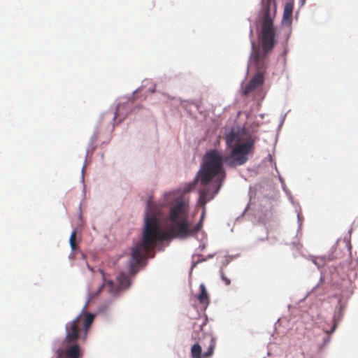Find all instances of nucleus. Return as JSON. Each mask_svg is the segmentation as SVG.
<instances>
[{
    "label": "nucleus",
    "instance_id": "nucleus-17",
    "mask_svg": "<svg viewBox=\"0 0 358 358\" xmlns=\"http://www.w3.org/2000/svg\"><path fill=\"white\" fill-rule=\"evenodd\" d=\"M197 332L195 331H194V333L192 334V338L194 339V340H196L197 338H199V336H197Z\"/></svg>",
    "mask_w": 358,
    "mask_h": 358
},
{
    "label": "nucleus",
    "instance_id": "nucleus-2",
    "mask_svg": "<svg viewBox=\"0 0 358 358\" xmlns=\"http://www.w3.org/2000/svg\"><path fill=\"white\" fill-rule=\"evenodd\" d=\"M262 45L264 52L255 49L254 42H252V52L250 56L251 62L257 69V73L252 77L248 84L243 88V94H249L264 83L263 71L265 69L267 53L273 49L275 43V28L273 20L275 17L276 6L273 0H262Z\"/></svg>",
    "mask_w": 358,
    "mask_h": 358
},
{
    "label": "nucleus",
    "instance_id": "nucleus-12",
    "mask_svg": "<svg viewBox=\"0 0 358 358\" xmlns=\"http://www.w3.org/2000/svg\"><path fill=\"white\" fill-rule=\"evenodd\" d=\"M117 279L118 281V286L120 289L127 288L130 285L129 277L123 273H120L117 276Z\"/></svg>",
    "mask_w": 358,
    "mask_h": 358
},
{
    "label": "nucleus",
    "instance_id": "nucleus-10",
    "mask_svg": "<svg viewBox=\"0 0 358 358\" xmlns=\"http://www.w3.org/2000/svg\"><path fill=\"white\" fill-rule=\"evenodd\" d=\"M199 290L200 293L196 295V299L199 301V303L201 305H203L204 306H207L209 303V296L207 292V290L206 289L204 284H201L199 286Z\"/></svg>",
    "mask_w": 358,
    "mask_h": 358
},
{
    "label": "nucleus",
    "instance_id": "nucleus-7",
    "mask_svg": "<svg viewBox=\"0 0 358 358\" xmlns=\"http://www.w3.org/2000/svg\"><path fill=\"white\" fill-rule=\"evenodd\" d=\"M208 337L210 343L207 351L202 354L201 345L199 343H195L191 348V355L192 358H206L213 355L216 341L212 336H208Z\"/></svg>",
    "mask_w": 358,
    "mask_h": 358
},
{
    "label": "nucleus",
    "instance_id": "nucleus-11",
    "mask_svg": "<svg viewBox=\"0 0 358 358\" xmlns=\"http://www.w3.org/2000/svg\"><path fill=\"white\" fill-rule=\"evenodd\" d=\"M103 287L107 289L108 292L113 294H116L117 291L120 289L119 286H117L113 280H108L106 278H104L103 284L102 285L100 289H102Z\"/></svg>",
    "mask_w": 358,
    "mask_h": 358
},
{
    "label": "nucleus",
    "instance_id": "nucleus-5",
    "mask_svg": "<svg viewBox=\"0 0 358 358\" xmlns=\"http://www.w3.org/2000/svg\"><path fill=\"white\" fill-rule=\"evenodd\" d=\"M254 141L248 140L245 143L238 144L224 157V161L229 166L243 165L248 161V155L254 150Z\"/></svg>",
    "mask_w": 358,
    "mask_h": 358
},
{
    "label": "nucleus",
    "instance_id": "nucleus-3",
    "mask_svg": "<svg viewBox=\"0 0 358 358\" xmlns=\"http://www.w3.org/2000/svg\"><path fill=\"white\" fill-rule=\"evenodd\" d=\"M94 319V314L87 313L83 310L76 318L66 324L65 347L55 351V358H80L83 356L81 348L76 341L83 333L86 336Z\"/></svg>",
    "mask_w": 358,
    "mask_h": 358
},
{
    "label": "nucleus",
    "instance_id": "nucleus-8",
    "mask_svg": "<svg viewBox=\"0 0 358 358\" xmlns=\"http://www.w3.org/2000/svg\"><path fill=\"white\" fill-rule=\"evenodd\" d=\"M294 8V2H287L284 7L282 22L285 24H289L292 20V12Z\"/></svg>",
    "mask_w": 358,
    "mask_h": 358
},
{
    "label": "nucleus",
    "instance_id": "nucleus-14",
    "mask_svg": "<svg viewBox=\"0 0 358 358\" xmlns=\"http://www.w3.org/2000/svg\"><path fill=\"white\" fill-rule=\"evenodd\" d=\"M76 231H73L70 236L69 242L72 250H76L78 248L76 243Z\"/></svg>",
    "mask_w": 358,
    "mask_h": 358
},
{
    "label": "nucleus",
    "instance_id": "nucleus-1",
    "mask_svg": "<svg viewBox=\"0 0 358 358\" xmlns=\"http://www.w3.org/2000/svg\"><path fill=\"white\" fill-rule=\"evenodd\" d=\"M189 201L183 198L176 199L171 205L166 216V220L169 223L168 231H163L155 215H149L148 212L146 213L143 238L141 241L135 244L131 252L132 260L135 262V264L130 265V272L132 274L136 273L135 267L143 259L148 257L150 252L154 250L159 243L171 238L185 239L198 234L203 225L206 207L203 206L200 220L195 224L189 220Z\"/></svg>",
    "mask_w": 358,
    "mask_h": 358
},
{
    "label": "nucleus",
    "instance_id": "nucleus-16",
    "mask_svg": "<svg viewBox=\"0 0 358 358\" xmlns=\"http://www.w3.org/2000/svg\"><path fill=\"white\" fill-rule=\"evenodd\" d=\"M336 326H337V323L336 322H334V323L333 324V327H331V329L330 331H327V333L328 334H330L333 333L335 331V329L336 328Z\"/></svg>",
    "mask_w": 358,
    "mask_h": 358
},
{
    "label": "nucleus",
    "instance_id": "nucleus-13",
    "mask_svg": "<svg viewBox=\"0 0 358 358\" xmlns=\"http://www.w3.org/2000/svg\"><path fill=\"white\" fill-rule=\"evenodd\" d=\"M125 108V106L124 104H118L117 108H116V111L115 113V116H114V120H115L116 118L117 117H120V120H123L124 118V117L126 116V114L125 115H122V111Z\"/></svg>",
    "mask_w": 358,
    "mask_h": 358
},
{
    "label": "nucleus",
    "instance_id": "nucleus-6",
    "mask_svg": "<svg viewBox=\"0 0 358 358\" xmlns=\"http://www.w3.org/2000/svg\"><path fill=\"white\" fill-rule=\"evenodd\" d=\"M222 184L221 181L215 182L213 180L211 184L209 182L206 185H203L204 187L200 190L199 203L202 206H205L218 193Z\"/></svg>",
    "mask_w": 358,
    "mask_h": 358
},
{
    "label": "nucleus",
    "instance_id": "nucleus-15",
    "mask_svg": "<svg viewBox=\"0 0 358 358\" xmlns=\"http://www.w3.org/2000/svg\"><path fill=\"white\" fill-rule=\"evenodd\" d=\"M221 278L222 281L224 282L226 285H229L231 283V280L229 278H228L227 276H225L224 273L222 271L221 272Z\"/></svg>",
    "mask_w": 358,
    "mask_h": 358
},
{
    "label": "nucleus",
    "instance_id": "nucleus-9",
    "mask_svg": "<svg viewBox=\"0 0 358 358\" xmlns=\"http://www.w3.org/2000/svg\"><path fill=\"white\" fill-rule=\"evenodd\" d=\"M225 140L227 148H234L236 145L240 144L241 138L238 132L231 131L226 136Z\"/></svg>",
    "mask_w": 358,
    "mask_h": 358
},
{
    "label": "nucleus",
    "instance_id": "nucleus-18",
    "mask_svg": "<svg viewBox=\"0 0 358 358\" xmlns=\"http://www.w3.org/2000/svg\"><path fill=\"white\" fill-rule=\"evenodd\" d=\"M150 201H149L148 203V208L150 206Z\"/></svg>",
    "mask_w": 358,
    "mask_h": 358
},
{
    "label": "nucleus",
    "instance_id": "nucleus-4",
    "mask_svg": "<svg viewBox=\"0 0 358 358\" xmlns=\"http://www.w3.org/2000/svg\"><path fill=\"white\" fill-rule=\"evenodd\" d=\"M223 162H225L224 157L219 150L213 149L208 151L203 157V163L198 172L197 178L189 184L187 191L194 188L198 178L201 185H206L213 179L215 182L221 181L222 183L226 176Z\"/></svg>",
    "mask_w": 358,
    "mask_h": 358
}]
</instances>
